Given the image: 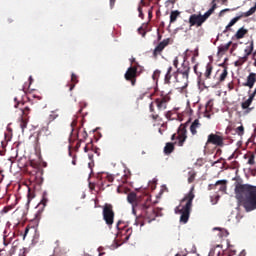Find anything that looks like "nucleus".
<instances>
[{
	"label": "nucleus",
	"instance_id": "35",
	"mask_svg": "<svg viewBox=\"0 0 256 256\" xmlns=\"http://www.w3.org/2000/svg\"><path fill=\"white\" fill-rule=\"evenodd\" d=\"M159 77H161V71L160 70H155L153 75H152V79L154 81H157V79H159Z\"/></svg>",
	"mask_w": 256,
	"mask_h": 256
},
{
	"label": "nucleus",
	"instance_id": "50",
	"mask_svg": "<svg viewBox=\"0 0 256 256\" xmlns=\"http://www.w3.org/2000/svg\"><path fill=\"white\" fill-rule=\"evenodd\" d=\"M107 180L109 181V183H113L114 178L113 176H107Z\"/></svg>",
	"mask_w": 256,
	"mask_h": 256
},
{
	"label": "nucleus",
	"instance_id": "17",
	"mask_svg": "<svg viewBox=\"0 0 256 256\" xmlns=\"http://www.w3.org/2000/svg\"><path fill=\"white\" fill-rule=\"evenodd\" d=\"M171 73H173V67L169 66L164 77V83H166V85H171V78L173 77Z\"/></svg>",
	"mask_w": 256,
	"mask_h": 256
},
{
	"label": "nucleus",
	"instance_id": "45",
	"mask_svg": "<svg viewBox=\"0 0 256 256\" xmlns=\"http://www.w3.org/2000/svg\"><path fill=\"white\" fill-rule=\"evenodd\" d=\"M173 115V113L171 111H168L166 114H165V117L166 119H171V116Z\"/></svg>",
	"mask_w": 256,
	"mask_h": 256
},
{
	"label": "nucleus",
	"instance_id": "49",
	"mask_svg": "<svg viewBox=\"0 0 256 256\" xmlns=\"http://www.w3.org/2000/svg\"><path fill=\"white\" fill-rule=\"evenodd\" d=\"M3 179H5V175H3V172H0V183H3Z\"/></svg>",
	"mask_w": 256,
	"mask_h": 256
},
{
	"label": "nucleus",
	"instance_id": "9",
	"mask_svg": "<svg viewBox=\"0 0 256 256\" xmlns=\"http://www.w3.org/2000/svg\"><path fill=\"white\" fill-rule=\"evenodd\" d=\"M102 215L106 225H108V227H111L115 220V212L113 211V205L105 204L103 207Z\"/></svg>",
	"mask_w": 256,
	"mask_h": 256
},
{
	"label": "nucleus",
	"instance_id": "31",
	"mask_svg": "<svg viewBox=\"0 0 256 256\" xmlns=\"http://www.w3.org/2000/svg\"><path fill=\"white\" fill-rule=\"evenodd\" d=\"M245 53L246 54L244 57H247V59H249V55L253 53V42H251L250 45L246 47Z\"/></svg>",
	"mask_w": 256,
	"mask_h": 256
},
{
	"label": "nucleus",
	"instance_id": "15",
	"mask_svg": "<svg viewBox=\"0 0 256 256\" xmlns=\"http://www.w3.org/2000/svg\"><path fill=\"white\" fill-rule=\"evenodd\" d=\"M212 73H213V64L208 63L206 65V71L204 73L205 80L203 81V83H205V85H207V83H209V81H211V74ZM203 83H202V85H203Z\"/></svg>",
	"mask_w": 256,
	"mask_h": 256
},
{
	"label": "nucleus",
	"instance_id": "29",
	"mask_svg": "<svg viewBox=\"0 0 256 256\" xmlns=\"http://www.w3.org/2000/svg\"><path fill=\"white\" fill-rule=\"evenodd\" d=\"M54 255L55 256H65V255H67V249H62V248L57 247L54 250Z\"/></svg>",
	"mask_w": 256,
	"mask_h": 256
},
{
	"label": "nucleus",
	"instance_id": "47",
	"mask_svg": "<svg viewBox=\"0 0 256 256\" xmlns=\"http://www.w3.org/2000/svg\"><path fill=\"white\" fill-rule=\"evenodd\" d=\"M208 189H209V191H211V190H213V189H217V186H215V184H210V185L208 186Z\"/></svg>",
	"mask_w": 256,
	"mask_h": 256
},
{
	"label": "nucleus",
	"instance_id": "57",
	"mask_svg": "<svg viewBox=\"0 0 256 256\" xmlns=\"http://www.w3.org/2000/svg\"><path fill=\"white\" fill-rule=\"evenodd\" d=\"M194 73H196V75H199V73L197 72V65L194 66Z\"/></svg>",
	"mask_w": 256,
	"mask_h": 256
},
{
	"label": "nucleus",
	"instance_id": "25",
	"mask_svg": "<svg viewBox=\"0 0 256 256\" xmlns=\"http://www.w3.org/2000/svg\"><path fill=\"white\" fill-rule=\"evenodd\" d=\"M155 102H151L149 105L150 113H152L151 117L154 121L159 119V114L155 113V106L153 105Z\"/></svg>",
	"mask_w": 256,
	"mask_h": 256
},
{
	"label": "nucleus",
	"instance_id": "26",
	"mask_svg": "<svg viewBox=\"0 0 256 256\" xmlns=\"http://www.w3.org/2000/svg\"><path fill=\"white\" fill-rule=\"evenodd\" d=\"M233 42H228L227 44H224V45H220L218 47V51L219 53H226V51H229V47H231Z\"/></svg>",
	"mask_w": 256,
	"mask_h": 256
},
{
	"label": "nucleus",
	"instance_id": "19",
	"mask_svg": "<svg viewBox=\"0 0 256 256\" xmlns=\"http://www.w3.org/2000/svg\"><path fill=\"white\" fill-rule=\"evenodd\" d=\"M201 127V123L199 122V119H196L193 121V123L190 126V132L192 135H197V129Z\"/></svg>",
	"mask_w": 256,
	"mask_h": 256
},
{
	"label": "nucleus",
	"instance_id": "41",
	"mask_svg": "<svg viewBox=\"0 0 256 256\" xmlns=\"http://www.w3.org/2000/svg\"><path fill=\"white\" fill-rule=\"evenodd\" d=\"M173 65L177 69L179 67V57H175L173 60Z\"/></svg>",
	"mask_w": 256,
	"mask_h": 256
},
{
	"label": "nucleus",
	"instance_id": "48",
	"mask_svg": "<svg viewBox=\"0 0 256 256\" xmlns=\"http://www.w3.org/2000/svg\"><path fill=\"white\" fill-rule=\"evenodd\" d=\"M84 141L78 140L77 144H76V149H79L81 147V143H83Z\"/></svg>",
	"mask_w": 256,
	"mask_h": 256
},
{
	"label": "nucleus",
	"instance_id": "46",
	"mask_svg": "<svg viewBox=\"0 0 256 256\" xmlns=\"http://www.w3.org/2000/svg\"><path fill=\"white\" fill-rule=\"evenodd\" d=\"M33 197H35L34 195H33V193L31 192V189H29L28 190V199L30 200V199H33Z\"/></svg>",
	"mask_w": 256,
	"mask_h": 256
},
{
	"label": "nucleus",
	"instance_id": "28",
	"mask_svg": "<svg viewBox=\"0 0 256 256\" xmlns=\"http://www.w3.org/2000/svg\"><path fill=\"white\" fill-rule=\"evenodd\" d=\"M181 15V12L179 10L172 11L170 14V23H175L177 21V17Z\"/></svg>",
	"mask_w": 256,
	"mask_h": 256
},
{
	"label": "nucleus",
	"instance_id": "13",
	"mask_svg": "<svg viewBox=\"0 0 256 256\" xmlns=\"http://www.w3.org/2000/svg\"><path fill=\"white\" fill-rule=\"evenodd\" d=\"M22 115L20 117V127L22 131L27 129V124L29 123V113H31V108L25 107L21 109Z\"/></svg>",
	"mask_w": 256,
	"mask_h": 256
},
{
	"label": "nucleus",
	"instance_id": "52",
	"mask_svg": "<svg viewBox=\"0 0 256 256\" xmlns=\"http://www.w3.org/2000/svg\"><path fill=\"white\" fill-rule=\"evenodd\" d=\"M74 125H77V120H73L72 123H71L72 131H74V129H73Z\"/></svg>",
	"mask_w": 256,
	"mask_h": 256
},
{
	"label": "nucleus",
	"instance_id": "20",
	"mask_svg": "<svg viewBox=\"0 0 256 256\" xmlns=\"http://www.w3.org/2000/svg\"><path fill=\"white\" fill-rule=\"evenodd\" d=\"M173 151H175V144H173L171 142L166 143V145L164 147L165 155H171V153H173Z\"/></svg>",
	"mask_w": 256,
	"mask_h": 256
},
{
	"label": "nucleus",
	"instance_id": "10",
	"mask_svg": "<svg viewBox=\"0 0 256 256\" xmlns=\"http://www.w3.org/2000/svg\"><path fill=\"white\" fill-rule=\"evenodd\" d=\"M225 138L221 135V132L211 133L208 135L206 145H215L216 147H223L225 145Z\"/></svg>",
	"mask_w": 256,
	"mask_h": 256
},
{
	"label": "nucleus",
	"instance_id": "43",
	"mask_svg": "<svg viewBox=\"0 0 256 256\" xmlns=\"http://www.w3.org/2000/svg\"><path fill=\"white\" fill-rule=\"evenodd\" d=\"M138 13H139V17L143 19V8H141V6L138 7Z\"/></svg>",
	"mask_w": 256,
	"mask_h": 256
},
{
	"label": "nucleus",
	"instance_id": "3",
	"mask_svg": "<svg viewBox=\"0 0 256 256\" xmlns=\"http://www.w3.org/2000/svg\"><path fill=\"white\" fill-rule=\"evenodd\" d=\"M195 187H192L188 194L184 196L181 200V204L185 203L184 206L179 205L176 207V213H180V223H187L189 221V216L191 215V208L193 207V200L195 199Z\"/></svg>",
	"mask_w": 256,
	"mask_h": 256
},
{
	"label": "nucleus",
	"instance_id": "44",
	"mask_svg": "<svg viewBox=\"0 0 256 256\" xmlns=\"http://www.w3.org/2000/svg\"><path fill=\"white\" fill-rule=\"evenodd\" d=\"M9 211H11V207H4L2 209V213H9Z\"/></svg>",
	"mask_w": 256,
	"mask_h": 256
},
{
	"label": "nucleus",
	"instance_id": "61",
	"mask_svg": "<svg viewBox=\"0 0 256 256\" xmlns=\"http://www.w3.org/2000/svg\"><path fill=\"white\" fill-rule=\"evenodd\" d=\"M141 5H145V0L140 1Z\"/></svg>",
	"mask_w": 256,
	"mask_h": 256
},
{
	"label": "nucleus",
	"instance_id": "56",
	"mask_svg": "<svg viewBox=\"0 0 256 256\" xmlns=\"http://www.w3.org/2000/svg\"><path fill=\"white\" fill-rule=\"evenodd\" d=\"M251 173H252V175L255 177V175H256V169H252V170H251Z\"/></svg>",
	"mask_w": 256,
	"mask_h": 256
},
{
	"label": "nucleus",
	"instance_id": "16",
	"mask_svg": "<svg viewBox=\"0 0 256 256\" xmlns=\"http://www.w3.org/2000/svg\"><path fill=\"white\" fill-rule=\"evenodd\" d=\"M256 82V74L250 73L247 77L246 83H243V87H249V89H253V85H255Z\"/></svg>",
	"mask_w": 256,
	"mask_h": 256
},
{
	"label": "nucleus",
	"instance_id": "11",
	"mask_svg": "<svg viewBox=\"0 0 256 256\" xmlns=\"http://www.w3.org/2000/svg\"><path fill=\"white\" fill-rule=\"evenodd\" d=\"M124 79L130 81L132 87H135V83H137V66H130L124 75Z\"/></svg>",
	"mask_w": 256,
	"mask_h": 256
},
{
	"label": "nucleus",
	"instance_id": "60",
	"mask_svg": "<svg viewBox=\"0 0 256 256\" xmlns=\"http://www.w3.org/2000/svg\"><path fill=\"white\" fill-rule=\"evenodd\" d=\"M72 164L77 165V161L75 159H73Z\"/></svg>",
	"mask_w": 256,
	"mask_h": 256
},
{
	"label": "nucleus",
	"instance_id": "32",
	"mask_svg": "<svg viewBox=\"0 0 256 256\" xmlns=\"http://www.w3.org/2000/svg\"><path fill=\"white\" fill-rule=\"evenodd\" d=\"M123 231L125 232V235H126L125 239H126V240H129V238L131 237V235H133V228L125 227V228L123 229Z\"/></svg>",
	"mask_w": 256,
	"mask_h": 256
},
{
	"label": "nucleus",
	"instance_id": "58",
	"mask_svg": "<svg viewBox=\"0 0 256 256\" xmlns=\"http://www.w3.org/2000/svg\"><path fill=\"white\" fill-rule=\"evenodd\" d=\"M19 256H27V255L25 254V252H20Z\"/></svg>",
	"mask_w": 256,
	"mask_h": 256
},
{
	"label": "nucleus",
	"instance_id": "63",
	"mask_svg": "<svg viewBox=\"0 0 256 256\" xmlns=\"http://www.w3.org/2000/svg\"><path fill=\"white\" fill-rule=\"evenodd\" d=\"M103 255H105L104 252H100V253H99V256H103Z\"/></svg>",
	"mask_w": 256,
	"mask_h": 256
},
{
	"label": "nucleus",
	"instance_id": "55",
	"mask_svg": "<svg viewBox=\"0 0 256 256\" xmlns=\"http://www.w3.org/2000/svg\"><path fill=\"white\" fill-rule=\"evenodd\" d=\"M4 245H5V247H7V245H9V242H7V238H4Z\"/></svg>",
	"mask_w": 256,
	"mask_h": 256
},
{
	"label": "nucleus",
	"instance_id": "24",
	"mask_svg": "<svg viewBox=\"0 0 256 256\" xmlns=\"http://www.w3.org/2000/svg\"><path fill=\"white\" fill-rule=\"evenodd\" d=\"M247 33H249V30L244 29L243 27L238 29V31L235 34L236 39H243V37H245V35H247Z\"/></svg>",
	"mask_w": 256,
	"mask_h": 256
},
{
	"label": "nucleus",
	"instance_id": "21",
	"mask_svg": "<svg viewBox=\"0 0 256 256\" xmlns=\"http://www.w3.org/2000/svg\"><path fill=\"white\" fill-rule=\"evenodd\" d=\"M214 187H219L218 191H227V181L219 180L214 184Z\"/></svg>",
	"mask_w": 256,
	"mask_h": 256
},
{
	"label": "nucleus",
	"instance_id": "8",
	"mask_svg": "<svg viewBox=\"0 0 256 256\" xmlns=\"http://www.w3.org/2000/svg\"><path fill=\"white\" fill-rule=\"evenodd\" d=\"M169 93L161 92L160 96L154 100V103L158 109V111H165L167 109V105H169V101H171V96Z\"/></svg>",
	"mask_w": 256,
	"mask_h": 256
},
{
	"label": "nucleus",
	"instance_id": "1",
	"mask_svg": "<svg viewBox=\"0 0 256 256\" xmlns=\"http://www.w3.org/2000/svg\"><path fill=\"white\" fill-rule=\"evenodd\" d=\"M127 201L132 205L133 215H137V211H140V217L144 219V221L141 222L136 220V225L143 227L145 223H151V221H155V219H157V211H155V206H153L151 196H137V193L130 192L127 195Z\"/></svg>",
	"mask_w": 256,
	"mask_h": 256
},
{
	"label": "nucleus",
	"instance_id": "14",
	"mask_svg": "<svg viewBox=\"0 0 256 256\" xmlns=\"http://www.w3.org/2000/svg\"><path fill=\"white\" fill-rule=\"evenodd\" d=\"M169 41H171V39H164L162 42H160L154 49L153 51V56L157 57L159 55H161V53H163V50L165 49V47H167L169 45Z\"/></svg>",
	"mask_w": 256,
	"mask_h": 256
},
{
	"label": "nucleus",
	"instance_id": "7",
	"mask_svg": "<svg viewBox=\"0 0 256 256\" xmlns=\"http://www.w3.org/2000/svg\"><path fill=\"white\" fill-rule=\"evenodd\" d=\"M178 139V147H183L185 141H187V123L181 124L178 128V136L177 134H173L171 136V141H175Z\"/></svg>",
	"mask_w": 256,
	"mask_h": 256
},
{
	"label": "nucleus",
	"instance_id": "2",
	"mask_svg": "<svg viewBox=\"0 0 256 256\" xmlns=\"http://www.w3.org/2000/svg\"><path fill=\"white\" fill-rule=\"evenodd\" d=\"M236 199L247 213L256 209V186L237 184L235 187Z\"/></svg>",
	"mask_w": 256,
	"mask_h": 256
},
{
	"label": "nucleus",
	"instance_id": "30",
	"mask_svg": "<svg viewBox=\"0 0 256 256\" xmlns=\"http://www.w3.org/2000/svg\"><path fill=\"white\" fill-rule=\"evenodd\" d=\"M247 56L240 57L237 61L234 62L235 67H241L246 61H247Z\"/></svg>",
	"mask_w": 256,
	"mask_h": 256
},
{
	"label": "nucleus",
	"instance_id": "4",
	"mask_svg": "<svg viewBox=\"0 0 256 256\" xmlns=\"http://www.w3.org/2000/svg\"><path fill=\"white\" fill-rule=\"evenodd\" d=\"M216 0H212L211 5L212 7L204 13V15L201 14H192L189 17V25L190 27H201L205 21H207L208 18L215 13V9H217V3H215Z\"/></svg>",
	"mask_w": 256,
	"mask_h": 256
},
{
	"label": "nucleus",
	"instance_id": "6",
	"mask_svg": "<svg viewBox=\"0 0 256 256\" xmlns=\"http://www.w3.org/2000/svg\"><path fill=\"white\" fill-rule=\"evenodd\" d=\"M222 68H220L217 71V75L218 78L214 77L213 81H208L207 85H205V83H203V87H205V89H209V87H211L212 89H215L217 87H219V85H221V83H224L225 79H227V76L229 75V68L227 66H225L224 64L221 65Z\"/></svg>",
	"mask_w": 256,
	"mask_h": 256
},
{
	"label": "nucleus",
	"instance_id": "62",
	"mask_svg": "<svg viewBox=\"0 0 256 256\" xmlns=\"http://www.w3.org/2000/svg\"><path fill=\"white\" fill-rule=\"evenodd\" d=\"M19 105H21V103L17 102V103L15 104V107L17 108V107H19Z\"/></svg>",
	"mask_w": 256,
	"mask_h": 256
},
{
	"label": "nucleus",
	"instance_id": "18",
	"mask_svg": "<svg viewBox=\"0 0 256 256\" xmlns=\"http://www.w3.org/2000/svg\"><path fill=\"white\" fill-rule=\"evenodd\" d=\"M77 83H79V77L77 76V74L72 73L71 74V84H68L69 91H73V89H75V85Z\"/></svg>",
	"mask_w": 256,
	"mask_h": 256
},
{
	"label": "nucleus",
	"instance_id": "37",
	"mask_svg": "<svg viewBox=\"0 0 256 256\" xmlns=\"http://www.w3.org/2000/svg\"><path fill=\"white\" fill-rule=\"evenodd\" d=\"M248 165H255V154L249 156Z\"/></svg>",
	"mask_w": 256,
	"mask_h": 256
},
{
	"label": "nucleus",
	"instance_id": "27",
	"mask_svg": "<svg viewBox=\"0 0 256 256\" xmlns=\"http://www.w3.org/2000/svg\"><path fill=\"white\" fill-rule=\"evenodd\" d=\"M211 107H213V101H208L206 104V110L204 116L207 117L208 119H211V114L209 111H211Z\"/></svg>",
	"mask_w": 256,
	"mask_h": 256
},
{
	"label": "nucleus",
	"instance_id": "40",
	"mask_svg": "<svg viewBox=\"0 0 256 256\" xmlns=\"http://www.w3.org/2000/svg\"><path fill=\"white\" fill-rule=\"evenodd\" d=\"M138 33L142 37H145V35H147V31H145L143 27L138 28Z\"/></svg>",
	"mask_w": 256,
	"mask_h": 256
},
{
	"label": "nucleus",
	"instance_id": "5",
	"mask_svg": "<svg viewBox=\"0 0 256 256\" xmlns=\"http://www.w3.org/2000/svg\"><path fill=\"white\" fill-rule=\"evenodd\" d=\"M189 73H191V66H189V61L184 60L181 67L174 73L176 82L186 86L189 83Z\"/></svg>",
	"mask_w": 256,
	"mask_h": 256
},
{
	"label": "nucleus",
	"instance_id": "34",
	"mask_svg": "<svg viewBox=\"0 0 256 256\" xmlns=\"http://www.w3.org/2000/svg\"><path fill=\"white\" fill-rule=\"evenodd\" d=\"M195 177H197V173L189 172L188 183H193V181H195Z\"/></svg>",
	"mask_w": 256,
	"mask_h": 256
},
{
	"label": "nucleus",
	"instance_id": "53",
	"mask_svg": "<svg viewBox=\"0 0 256 256\" xmlns=\"http://www.w3.org/2000/svg\"><path fill=\"white\" fill-rule=\"evenodd\" d=\"M84 152H85V153H88V152H89V144H87V145L84 147Z\"/></svg>",
	"mask_w": 256,
	"mask_h": 256
},
{
	"label": "nucleus",
	"instance_id": "39",
	"mask_svg": "<svg viewBox=\"0 0 256 256\" xmlns=\"http://www.w3.org/2000/svg\"><path fill=\"white\" fill-rule=\"evenodd\" d=\"M145 95H146L147 97H151V96H152V94H150L149 92H143V93L140 94L139 97L137 98L138 101L143 100V97H145Z\"/></svg>",
	"mask_w": 256,
	"mask_h": 256
},
{
	"label": "nucleus",
	"instance_id": "36",
	"mask_svg": "<svg viewBox=\"0 0 256 256\" xmlns=\"http://www.w3.org/2000/svg\"><path fill=\"white\" fill-rule=\"evenodd\" d=\"M59 117V114L57 112L52 111L51 114L49 115V121H55V119Z\"/></svg>",
	"mask_w": 256,
	"mask_h": 256
},
{
	"label": "nucleus",
	"instance_id": "22",
	"mask_svg": "<svg viewBox=\"0 0 256 256\" xmlns=\"http://www.w3.org/2000/svg\"><path fill=\"white\" fill-rule=\"evenodd\" d=\"M76 137L80 141H85V139H87L89 135L87 134V131L85 129H79Z\"/></svg>",
	"mask_w": 256,
	"mask_h": 256
},
{
	"label": "nucleus",
	"instance_id": "51",
	"mask_svg": "<svg viewBox=\"0 0 256 256\" xmlns=\"http://www.w3.org/2000/svg\"><path fill=\"white\" fill-rule=\"evenodd\" d=\"M69 141H70V145L73 146V143H74V141H75V139H73V135L70 136Z\"/></svg>",
	"mask_w": 256,
	"mask_h": 256
},
{
	"label": "nucleus",
	"instance_id": "64",
	"mask_svg": "<svg viewBox=\"0 0 256 256\" xmlns=\"http://www.w3.org/2000/svg\"><path fill=\"white\" fill-rule=\"evenodd\" d=\"M130 61L131 63H135V58H132Z\"/></svg>",
	"mask_w": 256,
	"mask_h": 256
},
{
	"label": "nucleus",
	"instance_id": "33",
	"mask_svg": "<svg viewBox=\"0 0 256 256\" xmlns=\"http://www.w3.org/2000/svg\"><path fill=\"white\" fill-rule=\"evenodd\" d=\"M48 202H49V199L47 198V192H43L42 200L40 203H41V205H43L45 207Z\"/></svg>",
	"mask_w": 256,
	"mask_h": 256
},
{
	"label": "nucleus",
	"instance_id": "54",
	"mask_svg": "<svg viewBox=\"0 0 256 256\" xmlns=\"http://www.w3.org/2000/svg\"><path fill=\"white\" fill-rule=\"evenodd\" d=\"M115 1L116 0H110V7H113V5H115Z\"/></svg>",
	"mask_w": 256,
	"mask_h": 256
},
{
	"label": "nucleus",
	"instance_id": "12",
	"mask_svg": "<svg viewBox=\"0 0 256 256\" xmlns=\"http://www.w3.org/2000/svg\"><path fill=\"white\" fill-rule=\"evenodd\" d=\"M255 12H256V3L254 5V7L250 8L247 12H243L239 16L234 17L229 22V24L226 26V31H227V29L233 27V25H235V23H237V21L243 19V17H251V15H253Z\"/></svg>",
	"mask_w": 256,
	"mask_h": 256
},
{
	"label": "nucleus",
	"instance_id": "23",
	"mask_svg": "<svg viewBox=\"0 0 256 256\" xmlns=\"http://www.w3.org/2000/svg\"><path fill=\"white\" fill-rule=\"evenodd\" d=\"M255 98V94H251V96L244 102H242L241 107L242 109H249L251 103H253V99Z\"/></svg>",
	"mask_w": 256,
	"mask_h": 256
},
{
	"label": "nucleus",
	"instance_id": "59",
	"mask_svg": "<svg viewBox=\"0 0 256 256\" xmlns=\"http://www.w3.org/2000/svg\"><path fill=\"white\" fill-rule=\"evenodd\" d=\"M227 11H229V8H226V9L222 10L220 13H225Z\"/></svg>",
	"mask_w": 256,
	"mask_h": 256
},
{
	"label": "nucleus",
	"instance_id": "38",
	"mask_svg": "<svg viewBox=\"0 0 256 256\" xmlns=\"http://www.w3.org/2000/svg\"><path fill=\"white\" fill-rule=\"evenodd\" d=\"M236 133L238 135H243L245 133V128L243 126H239L236 128Z\"/></svg>",
	"mask_w": 256,
	"mask_h": 256
},
{
	"label": "nucleus",
	"instance_id": "42",
	"mask_svg": "<svg viewBox=\"0 0 256 256\" xmlns=\"http://www.w3.org/2000/svg\"><path fill=\"white\" fill-rule=\"evenodd\" d=\"M235 89V84L233 82L228 83V90L233 91Z\"/></svg>",
	"mask_w": 256,
	"mask_h": 256
}]
</instances>
